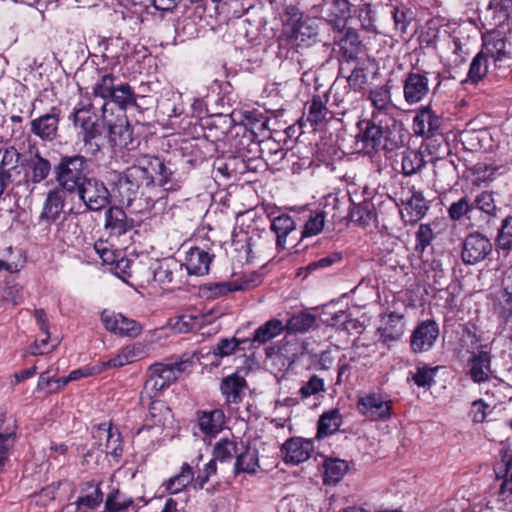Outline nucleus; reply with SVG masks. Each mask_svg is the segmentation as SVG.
<instances>
[{
  "label": "nucleus",
  "mask_w": 512,
  "mask_h": 512,
  "mask_svg": "<svg viewBox=\"0 0 512 512\" xmlns=\"http://www.w3.org/2000/svg\"><path fill=\"white\" fill-rule=\"evenodd\" d=\"M283 15V35L291 44L310 47L318 41L319 29L315 19L304 17L295 5H286Z\"/></svg>",
  "instance_id": "nucleus-1"
},
{
  "label": "nucleus",
  "mask_w": 512,
  "mask_h": 512,
  "mask_svg": "<svg viewBox=\"0 0 512 512\" xmlns=\"http://www.w3.org/2000/svg\"><path fill=\"white\" fill-rule=\"evenodd\" d=\"M87 167L82 155L63 156L54 168L55 179L63 190L73 193L88 179Z\"/></svg>",
  "instance_id": "nucleus-2"
},
{
  "label": "nucleus",
  "mask_w": 512,
  "mask_h": 512,
  "mask_svg": "<svg viewBox=\"0 0 512 512\" xmlns=\"http://www.w3.org/2000/svg\"><path fill=\"white\" fill-rule=\"evenodd\" d=\"M401 130H359L355 135L358 151L371 154L379 150L393 151L403 144Z\"/></svg>",
  "instance_id": "nucleus-3"
},
{
  "label": "nucleus",
  "mask_w": 512,
  "mask_h": 512,
  "mask_svg": "<svg viewBox=\"0 0 512 512\" xmlns=\"http://www.w3.org/2000/svg\"><path fill=\"white\" fill-rule=\"evenodd\" d=\"M143 184L149 185L140 159L137 165L127 168L118 178L116 190L120 202L130 206L132 201L136 198L140 186Z\"/></svg>",
  "instance_id": "nucleus-4"
},
{
  "label": "nucleus",
  "mask_w": 512,
  "mask_h": 512,
  "mask_svg": "<svg viewBox=\"0 0 512 512\" xmlns=\"http://www.w3.org/2000/svg\"><path fill=\"white\" fill-rule=\"evenodd\" d=\"M490 239L479 233L468 234L462 242L461 258L466 265H475L485 260L492 252Z\"/></svg>",
  "instance_id": "nucleus-5"
},
{
  "label": "nucleus",
  "mask_w": 512,
  "mask_h": 512,
  "mask_svg": "<svg viewBox=\"0 0 512 512\" xmlns=\"http://www.w3.org/2000/svg\"><path fill=\"white\" fill-rule=\"evenodd\" d=\"M75 192L89 210L99 211L110 202V193L104 183L95 178H88Z\"/></svg>",
  "instance_id": "nucleus-6"
},
{
  "label": "nucleus",
  "mask_w": 512,
  "mask_h": 512,
  "mask_svg": "<svg viewBox=\"0 0 512 512\" xmlns=\"http://www.w3.org/2000/svg\"><path fill=\"white\" fill-rule=\"evenodd\" d=\"M148 184H158L165 190H174V172L171 167L165 164L159 157L144 156L141 158Z\"/></svg>",
  "instance_id": "nucleus-7"
},
{
  "label": "nucleus",
  "mask_w": 512,
  "mask_h": 512,
  "mask_svg": "<svg viewBox=\"0 0 512 512\" xmlns=\"http://www.w3.org/2000/svg\"><path fill=\"white\" fill-rule=\"evenodd\" d=\"M439 336V328L434 320L420 322L414 329L410 346L414 353H421L430 350Z\"/></svg>",
  "instance_id": "nucleus-8"
},
{
  "label": "nucleus",
  "mask_w": 512,
  "mask_h": 512,
  "mask_svg": "<svg viewBox=\"0 0 512 512\" xmlns=\"http://www.w3.org/2000/svg\"><path fill=\"white\" fill-rule=\"evenodd\" d=\"M101 320L106 330L119 336L137 337L142 331V326L136 320L127 318L120 313L103 311Z\"/></svg>",
  "instance_id": "nucleus-9"
},
{
  "label": "nucleus",
  "mask_w": 512,
  "mask_h": 512,
  "mask_svg": "<svg viewBox=\"0 0 512 512\" xmlns=\"http://www.w3.org/2000/svg\"><path fill=\"white\" fill-rule=\"evenodd\" d=\"M359 413L370 420L388 419L391 415V406L379 394L370 393L360 397L357 401Z\"/></svg>",
  "instance_id": "nucleus-10"
},
{
  "label": "nucleus",
  "mask_w": 512,
  "mask_h": 512,
  "mask_svg": "<svg viewBox=\"0 0 512 512\" xmlns=\"http://www.w3.org/2000/svg\"><path fill=\"white\" fill-rule=\"evenodd\" d=\"M153 280L159 284H173L179 286L182 281L183 264L173 258L155 262L150 268Z\"/></svg>",
  "instance_id": "nucleus-11"
},
{
  "label": "nucleus",
  "mask_w": 512,
  "mask_h": 512,
  "mask_svg": "<svg viewBox=\"0 0 512 512\" xmlns=\"http://www.w3.org/2000/svg\"><path fill=\"white\" fill-rule=\"evenodd\" d=\"M313 451L312 441L302 438H290L281 447L284 461L294 465L308 460Z\"/></svg>",
  "instance_id": "nucleus-12"
},
{
  "label": "nucleus",
  "mask_w": 512,
  "mask_h": 512,
  "mask_svg": "<svg viewBox=\"0 0 512 512\" xmlns=\"http://www.w3.org/2000/svg\"><path fill=\"white\" fill-rule=\"evenodd\" d=\"M429 93V80L424 74L410 72L403 81L404 99L408 104L422 101Z\"/></svg>",
  "instance_id": "nucleus-13"
},
{
  "label": "nucleus",
  "mask_w": 512,
  "mask_h": 512,
  "mask_svg": "<svg viewBox=\"0 0 512 512\" xmlns=\"http://www.w3.org/2000/svg\"><path fill=\"white\" fill-rule=\"evenodd\" d=\"M135 226V221L129 218L125 211L117 206L110 207L105 212V229L110 236L120 237Z\"/></svg>",
  "instance_id": "nucleus-14"
},
{
  "label": "nucleus",
  "mask_w": 512,
  "mask_h": 512,
  "mask_svg": "<svg viewBox=\"0 0 512 512\" xmlns=\"http://www.w3.org/2000/svg\"><path fill=\"white\" fill-rule=\"evenodd\" d=\"M491 354L480 346V350L473 352L467 361L468 374L475 383H481L489 379L491 372Z\"/></svg>",
  "instance_id": "nucleus-15"
},
{
  "label": "nucleus",
  "mask_w": 512,
  "mask_h": 512,
  "mask_svg": "<svg viewBox=\"0 0 512 512\" xmlns=\"http://www.w3.org/2000/svg\"><path fill=\"white\" fill-rule=\"evenodd\" d=\"M192 365L193 361L191 359H180L167 363H155L149 367L148 372L158 375L169 386Z\"/></svg>",
  "instance_id": "nucleus-16"
},
{
  "label": "nucleus",
  "mask_w": 512,
  "mask_h": 512,
  "mask_svg": "<svg viewBox=\"0 0 512 512\" xmlns=\"http://www.w3.org/2000/svg\"><path fill=\"white\" fill-rule=\"evenodd\" d=\"M306 108L307 122L312 126H336L340 122V119L335 118L334 114L328 110L320 96L313 97Z\"/></svg>",
  "instance_id": "nucleus-17"
},
{
  "label": "nucleus",
  "mask_w": 512,
  "mask_h": 512,
  "mask_svg": "<svg viewBox=\"0 0 512 512\" xmlns=\"http://www.w3.org/2000/svg\"><path fill=\"white\" fill-rule=\"evenodd\" d=\"M483 47L495 60H502L509 55L506 29H491L483 36Z\"/></svg>",
  "instance_id": "nucleus-18"
},
{
  "label": "nucleus",
  "mask_w": 512,
  "mask_h": 512,
  "mask_svg": "<svg viewBox=\"0 0 512 512\" xmlns=\"http://www.w3.org/2000/svg\"><path fill=\"white\" fill-rule=\"evenodd\" d=\"M214 255L199 247H191L185 256L184 266L189 275L203 276L208 274Z\"/></svg>",
  "instance_id": "nucleus-19"
},
{
  "label": "nucleus",
  "mask_w": 512,
  "mask_h": 512,
  "mask_svg": "<svg viewBox=\"0 0 512 512\" xmlns=\"http://www.w3.org/2000/svg\"><path fill=\"white\" fill-rule=\"evenodd\" d=\"M406 322L403 314L391 312L384 318V324L379 328L380 337L384 343L395 342L402 338Z\"/></svg>",
  "instance_id": "nucleus-20"
},
{
  "label": "nucleus",
  "mask_w": 512,
  "mask_h": 512,
  "mask_svg": "<svg viewBox=\"0 0 512 512\" xmlns=\"http://www.w3.org/2000/svg\"><path fill=\"white\" fill-rule=\"evenodd\" d=\"M246 387V380L238 374L224 377L220 384V390L228 405L239 404L242 401Z\"/></svg>",
  "instance_id": "nucleus-21"
},
{
  "label": "nucleus",
  "mask_w": 512,
  "mask_h": 512,
  "mask_svg": "<svg viewBox=\"0 0 512 512\" xmlns=\"http://www.w3.org/2000/svg\"><path fill=\"white\" fill-rule=\"evenodd\" d=\"M200 430L209 436H215L222 431L225 424V414L221 409L199 411L197 413Z\"/></svg>",
  "instance_id": "nucleus-22"
},
{
  "label": "nucleus",
  "mask_w": 512,
  "mask_h": 512,
  "mask_svg": "<svg viewBox=\"0 0 512 512\" xmlns=\"http://www.w3.org/2000/svg\"><path fill=\"white\" fill-rule=\"evenodd\" d=\"M51 171V164L47 159L36 155L26 161L24 165V178L26 183H40L46 179Z\"/></svg>",
  "instance_id": "nucleus-23"
},
{
  "label": "nucleus",
  "mask_w": 512,
  "mask_h": 512,
  "mask_svg": "<svg viewBox=\"0 0 512 512\" xmlns=\"http://www.w3.org/2000/svg\"><path fill=\"white\" fill-rule=\"evenodd\" d=\"M259 467V454L255 447L247 445L243 451L237 453L234 463L235 475L240 473L255 474Z\"/></svg>",
  "instance_id": "nucleus-24"
},
{
  "label": "nucleus",
  "mask_w": 512,
  "mask_h": 512,
  "mask_svg": "<svg viewBox=\"0 0 512 512\" xmlns=\"http://www.w3.org/2000/svg\"><path fill=\"white\" fill-rule=\"evenodd\" d=\"M64 207V199L59 191H49L44 202L39 220L48 224L55 223L61 216Z\"/></svg>",
  "instance_id": "nucleus-25"
},
{
  "label": "nucleus",
  "mask_w": 512,
  "mask_h": 512,
  "mask_svg": "<svg viewBox=\"0 0 512 512\" xmlns=\"http://www.w3.org/2000/svg\"><path fill=\"white\" fill-rule=\"evenodd\" d=\"M210 146L208 140L205 137H191L183 138L180 143V150L183 154L191 155V158L187 160L190 164H197L206 157V151Z\"/></svg>",
  "instance_id": "nucleus-26"
},
{
  "label": "nucleus",
  "mask_w": 512,
  "mask_h": 512,
  "mask_svg": "<svg viewBox=\"0 0 512 512\" xmlns=\"http://www.w3.org/2000/svg\"><path fill=\"white\" fill-rule=\"evenodd\" d=\"M295 228V221L288 214H281L272 220L270 229L276 234V246L278 250L285 248L287 236L293 232Z\"/></svg>",
  "instance_id": "nucleus-27"
},
{
  "label": "nucleus",
  "mask_w": 512,
  "mask_h": 512,
  "mask_svg": "<svg viewBox=\"0 0 512 512\" xmlns=\"http://www.w3.org/2000/svg\"><path fill=\"white\" fill-rule=\"evenodd\" d=\"M89 488L92 489L89 493L81 495L78 499L70 504L69 507L72 509L71 512H89L97 508L103 501V493L100 489V485L89 484Z\"/></svg>",
  "instance_id": "nucleus-28"
},
{
  "label": "nucleus",
  "mask_w": 512,
  "mask_h": 512,
  "mask_svg": "<svg viewBox=\"0 0 512 512\" xmlns=\"http://www.w3.org/2000/svg\"><path fill=\"white\" fill-rule=\"evenodd\" d=\"M317 317L307 311L293 314L284 325V330L289 334H303L316 325Z\"/></svg>",
  "instance_id": "nucleus-29"
},
{
  "label": "nucleus",
  "mask_w": 512,
  "mask_h": 512,
  "mask_svg": "<svg viewBox=\"0 0 512 512\" xmlns=\"http://www.w3.org/2000/svg\"><path fill=\"white\" fill-rule=\"evenodd\" d=\"M416 135L422 138L421 147L430 155H438L447 146L446 138L439 130H415Z\"/></svg>",
  "instance_id": "nucleus-30"
},
{
  "label": "nucleus",
  "mask_w": 512,
  "mask_h": 512,
  "mask_svg": "<svg viewBox=\"0 0 512 512\" xmlns=\"http://www.w3.org/2000/svg\"><path fill=\"white\" fill-rule=\"evenodd\" d=\"M21 154L14 148H7L0 163V175L6 180L12 181L20 174L19 160Z\"/></svg>",
  "instance_id": "nucleus-31"
},
{
  "label": "nucleus",
  "mask_w": 512,
  "mask_h": 512,
  "mask_svg": "<svg viewBox=\"0 0 512 512\" xmlns=\"http://www.w3.org/2000/svg\"><path fill=\"white\" fill-rule=\"evenodd\" d=\"M284 331V324L281 320L273 318L259 326L254 334L252 341L259 345L266 344Z\"/></svg>",
  "instance_id": "nucleus-32"
},
{
  "label": "nucleus",
  "mask_w": 512,
  "mask_h": 512,
  "mask_svg": "<svg viewBox=\"0 0 512 512\" xmlns=\"http://www.w3.org/2000/svg\"><path fill=\"white\" fill-rule=\"evenodd\" d=\"M323 468V483L334 485L344 477L349 467L347 462L344 460L329 458L324 461Z\"/></svg>",
  "instance_id": "nucleus-33"
},
{
  "label": "nucleus",
  "mask_w": 512,
  "mask_h": 512,
  "mask_svg": "<svg viewBox=\"0 0 512 512\" xmlns=\"http://www.w3.org/2000/svg\"><path fill=\"white\" fill-rule=\"evenodd\" d=\"M134 504V499L119 489H112L105 500L104 512H126Z\"/></svg>",
  "instance_id": "nucleus-34"
},
{
  "label": "nucleus",
  "mask_w": 512,
  "mask_h": 512,
  "mask_svg": "<svg viewBox=\"0 0 512 512\" xmlns=\"http://www.w3.org/2000/svg\"><path fill=\"white\" fill-rule=\"evenodd\" d=\"M345 201L338 198L335 194H329L324 198L323 209L320 213L324 218H330L333 222H341L346 218Z\"/></svg>",
  "instance_id": "nucleus-35"
},
{
  "label": "nucleus",
  "mask_w": 512,
  "mask_h": 512,
  "mask_svg": "<svg viewBox=\"0 0 512 512\" xmlns=\"http://www.w3.org/2000/svg\"><path fill=\"white\" fill-rule=\"evenodd\" d=\"M342 417L338 409L323 413L318 421L317 436L327 437L339 430Z\"/></svg>",
  "instance_id": "nucleus-36"
},
{
  "label": "nucleus",
  "mask_w": 512,
  "mask_h": 512,
  "mask_svg": "<svg viewBox=\"0 0 512 512\" xmlns=\"http://www.w3.org/2000/svg\"><path fill=\"white\" fill-rule=\"evenodd\" d=\"M245 287L246 282L238 284L237 282L225 281L206 284L201 290L207 299H216L228 294L229 292L244 290Z\"/></svg>",
  "instance_id": "nucleus-37"
},
{
  "label": "nucleus",
  "mask_w": 512,
  "mask_h": 512,
  "mask_svg": "<svg viewBox=\"0 0 512 512\" xmlns=\"http://www.w3.org/2000/svg\"><path fill=\"white\" fill-rule=\"evenodd\" d=\"M194 480V472L192 467L184 463L181 466L180 472L171 477L166 483V490L170 494H177L183 491Z\"/></svg>",
  "instance_id": "nucleus-38"
},
{
  "label": "nucleus",
  "mask_w": 512,
  "mask_h": 512,
  "mask_svg": "<svg viewBox=\"0 0 512 512\" xmlns=\"http://www.w3.org/2000/svg\"><path fill=\"white\" fill-rule=\"evenodd\" d=\"M405 209L410 216L409 221L417 222L426 215L429 205L422 192L413 190L411 197L406 202Z\"/></svg>",
  "instance_id": "nucleus-39"
},
{
  "label": "nucleus",
  "mask_w": 512,
  "mask_h": 512,
  "mask_svg": "<svg viewBox=\"0 0 512 512\" xmlns=\"http://www.w3.org/2000/svg\"><path fill=\"white\" fill-rule=\"evenodd\" d=\"M108 141L113 148L132 150L139 145L133 130H107Z\"/></svg>",
  "instance_id": "nucleus-40"
},
{
  "label": "nucleus",
  "mask_w": 512,
  "mask_h": 512,
  "mask_svg": "<svg viewBox=\"0 0 512 512\" xmlns=\"http://www.w3.org/2000/svg\"><path fill=\"white\" fill-rule=\"evenodd\" d=\"M488 62L487 56L484 52H479L472 60L467 78L462 80V83L477 84L487 75Z\"/></svg>",
  "instance_id": "nucleus-41"
},
{
  "label": "nucleus",
  "mask_w": 512,
  "mask_h": 512,
  "mask_svg": "<svg viewBox=\"0 0 512 512\" xmlns=\"http://www.w3.org/2000/svg\"><path fill=\"white\" fill-rule=\"evenodd\" d=\"M350 17V3L348 0H334L331 6L329 21L338 31H342L347 19Z\"/></svg>",
  "instance_id": "nucleus-42"
},
{
  "label": "nucleus",
  "mask_w": 512,
  "mask_h": 512,
  "mask_svg": "<svg viewBox=\"0 0 512 512\" xmlns=\"http://www.w3.org/2000/svg\"><path fill=\"white\" fill-rule=\"evenodd\" d=\"M110 100L125 111L129 106L136 105V96L132 87L128 83L116 85Z\"/></svg>",
  "instance_id": "nucleus-43"
},
{
  "label": "nucleus",
  "mask_w": 512,
  "mask_h": 512,
  "mask_svg": "<svg viewBox=\"0 0 512 512\" xmlns=\"http://www.w3.org/2000/svg\"><path fill=\"white\" fill-rule=\"evenodd\" d=\"M426 161L421 152L406 150L402 153V172L405 176H412L425 166Z\"/></svg>",
  "instance_id": "nucleus-44"
},
{
  "label": "nucleus",
  "mask_w": 512,
  "mask_h": 512,
  "mask_svg": "<svg viewBox=\"0 0 512 512\" xmlns=\"http://www.w3.org/2000/svg\"><path fill=\"white\" fill-rule=\"evenodd\" d=\"M100 432L106 436L105 452L106 454L118 457L122 453V438L117 428L112 426L106 427V424H101L98 427Z\"/></svg>",
  "instance_id": "nucleus-45"
},
{
  "label": "nucleus",
  "mask_w": 512,
  "mask_h": 512,
  "mask_svg": "<svg viewBox=\"0 0 512 512\" xmlns=\"http://www.w3.org/2000/svg\"><path fill=\"white\" fill-rule=\"evenodd\" d=\"M237 453V443L229 439H220L213 448V458L220 463L230 462Z\"/></svg>",
  "instance_id": "nucleus-46"
},
{
  "label": "nucleus",
  "mask_w": 512,
  "mask_h": 512,
  "mask_svg": "<svg viewBox=\"0 0 512 512\" xmlns=\"http://www.w3.org/2000/svg\"><path fill=\"white\" fill-rule=\"evenodd\" d=\"M324 379L316 374H313L309 379L300 387L298 394L301 400H306L310 397H317L325 392Z\"/></svg>",
  "instance_id": "nucleus-47"
},
{
  "label": "nucleus",
  "mask_w": 512,
  "mask_h": 512,
  "mask_svg": "<svg viewBox=\"0 0 512 512\" xmlns=\"http://www.w3.org/2000/svg\"><path fill=\"white\" fill-rule=\"evenodd\" d=\"M473 214V204H471V200L467 196L453 202L448 208V215L454 221H459L463 217L470 220Z\"/></svg>",
  "instance_id": "nucleus-48"
},
{
  "label": "nucleus",
  "mask_w": 512,
  "mask_h": 512,
  "mask_svg": "<svg viewBox=\"0 0 512 512\" xmlns=\"http://www.w3.org/2000/svg\"><path fill=\"white\" fill-rule=\"evenodd\" d=\"M149 417L152 425L164 426L171 417V409L160 400H152L149 403Z\"/></svg>",
  "instance_id": "nucleus-49"
},
{
  "label": "nucleus",
  "mask_w": 512,
  "mask_h": 512,
  "mask_svg": "<svg viewBox=\"0 0 512 512\" xmlns=\"http://www.w3.org/2000/svg\"><path fill=\"white\" fill-rule=\"evenodd\" d=\"M137 350H139V348H136L135 346L125 347L115 357H112L108 361L103 362V369L118 368L134 362L138 356Z\"/></svg>",
  "instance_id": "nucleus-50"
},
{
  "label": "nucleus",
  "mask_w": 512,
  "mask_h": 512,
  "mask_svg": "<svg viewBox=\"0 0 512 512\" xmlns=\"http://www.w3.org/2000/svg\"><path fill=\"white\" fill-rule=\"evenodd\" d=\"M495 242L500 250H512V215L502 220Z\"/></svg>",
  "instance_id": "nucleus-51"
},
{
  "label": "nucleus",
  "mask_w": 512,
  "mask_h": 512,
  "mask_svg": "<svg viewBox=\"0 0 512 512\" xmlns=\"http://www.w3.org/2000/svg\"><path fill=\"white\" fill-rule=\"evenodd\" d=\"M115 76L112 74L102 75L93 87V95L104 100L110 99L115 87Z\"/></svg>",
  "instance_id": "nucleus-52"
},
{
  "label": "nucleus",
  "mask_w": 512,
  "mask_h": 512,
  "mask_svg": "<svg viewBox=\"0 0 512 512\" xmlns=\"http://www.w3.org/2000/svg\"><path fill=\"white\" fill-rule=\"evenodd\" d=\"M471 204H473V213L481 211L487 215H493L496 210L493 194L488 191H482L476 195V197L471 200Z\"/></svg>",
  "instance_id": "nucleus-53"
},
{
  "label": "nucleus",
  "mask_w": 512,
  "mask_h": 512,
  "mask_svg": "<svg viewBox=\"0 0 512 512\" xmlns=\"http://www.w3.org/2000/svg\"><path fill=\"white\" fill-rule=\"evenodd\" d=\"M203 319L204 317L200 314H183L176 321L174 328L179 333H188L200 329L204 322Z\"/></svg>",
  "instance_id": "nucleus-54"
},
{
  "label": "nucleus",
  "mask_w": 512,
  "mask_h": 512,
  "mask_svg": "<svg viewBox=\"0 0 512 512\" xmlns=\"http://www.w3.org/2000/svg\"><path fill=\"white\" fill-rule=\"evenodd\" d=\"M91 104L77 108L74 112V124L80 128H96L97 117L90 112Z\"/></svg>",
  "instance_id": "nucleus-55"
},
{
  "label": "nucleus",
  "mask_w": 512,
  "mask_h": 512,
  "mask_svg": "<svg viewBox=\"0 0 512 512\" xmlns=\"http://www.w3.org/2000/svg\"><path fill=\"white\" fill-rule=\"evenodd\" d=\"M349 364L357 369H367L372 366L371 355L364 346H355L349 358Z\"/></svg>",
  "instance_id": "nucleus-56"
},
{
  "label": "nucleus",
  "mask_w": 512,
  "mask_h": 512,
  "mask_svg": "<svg viewBox=\"0 0 512 512\" xmlns=\"http://www.w3.org/2000/svg\"><path fill=\"white\" fill-rule=\"evenodd\" d=\"M437 370L438 367L418 366L412 379L418 387H430L434 383V376Z\"/></svg>",
  "instance_id": "nucleus-57"
},
{
  "label": "nucleus",
  "mask_w": 512,
  "mask_h": 512,
  "mask_svg": "<svg viewBox=\"0 0 512 512\" xmlns=\"http://www.w3.org/2000/svg\"><path fill=\"white\" fill-rule=\"evenodd\" d=\"M168 385L158 376L149 373V376L144 384V389L141 394V401H144L145 395L152 399L159 391L165 389Z\"/></svg>",
  "instance_id": "nucleus-58"
},
{
  "label": "nucleus",
  "mask_w": 512,
  "mask_h": 512,
  "mask_svg": "<svg viewBox=\"0 0 512 512\" xmlns=\"http://www.w3.org/2000/svg\"><path fill=\"white\" fill-rule=\"evenodd\" d=\"M434 238V233L429 224H421L416 232V245L417 252H424V250L431 244Z\"/></svg>",
  "instance_id": "nucleus-59"
},
{
  "label": "nucleus",
  "mask_w": 512,
  "mask_h": 512,
  "mask_svg": "<svg viewBox=\"0 0 512 512\" xmlns=\"http://www.w3.org/2000/svg\"><path fill=\"white\" fill-rule=\"evenodd\" d=\"M414 124L417 125L418 128H424L425 125H427L428 128H439L441 125L439 118L428 107L421 109L414 117Z\"/></svg>",
  "instance_id": "nucleus-60"
},
{
  "label": "nucleus",
  "mask_w": 512,
  "mask_h": 512,
  "mask_svg": "<svg viewBox=\"0 0 512 512\" xmlns=\"http://www.w3.org/2000/svg\"><path fill=\"white\" fill-rule=\"evenodd\" d=\"M349 214L352 221L363 227L369 225L373 218V212L371 211L369 204L355 206Z\"/></svg>",
  "instance_id": "nucleus-61"
},
{
  "label": "nucleus",
  "mask_w": 512,
  "mask_h": 512,
  "mask_svg": "<svg viewBox=\"0 0 512 512\" xmlns=\"http://www.w3.org/2000/svg\"><path fill=\"white\" fill-rule=\"evenodd\" d=\"M375 108L385 109L390 102V89L387 86H381L373 89L369 95Z\"/></svg>",
  "instance_id": "nucleus-62"
},
{
  "label": "nucleus",
  "mask_w": 512,
  "mask_h": 512,
  "mask_svg": "<svg viewBox=\"0 0 512 512\" xmlns=\"http://www.w3.org/2000/svg\"><path fill=\"white\" fill-rule=\"evenodd\" d=\"M325 218L318 212L314 216H311L306 222L302 231V237H311L318 235L324 228Z\"/></svg>",
  "instance_id": "nucleus-63"
},
{
  "label": "nucleus",
  "mask_w": 512,
  "mask_h": 512,
  "mask_svg": "<svg viewBox=\"0 0 512 512\" xmlns=\"http://www.w3.org/2000/svg\"><path fill=\"white\" fill-rule=\"evenodd\" d=\"M243 341H240L236 339L235 337L227 339H221L216 346L213 348V353L215 356L219 357H225L233 354L237 347L242 343Z\"/></svg>",
  "instance_id": "nucleus-64"
}]
</instances>
